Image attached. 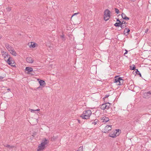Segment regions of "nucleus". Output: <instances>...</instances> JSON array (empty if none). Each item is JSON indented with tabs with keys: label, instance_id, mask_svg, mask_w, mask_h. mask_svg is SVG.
I'll list each match as a JSON object with an SVG mask.
<instances>
[{
	"label": "nucleus",
	"instance_id": "obj_36",
	"mask_svg": "<svg viewBox=\"0 0 151 151\" xmlns=\"http://www.w3.org/2000/svg\"><path fill=\"white\" fill-rule=\"evenodd\" d=\"M61 37L62 38H64V35H63L61 36Z\"/></svg>",
	"mask_w": 151,
	"mask_h": 151
},
{
	"label": "nucleus",
	"instance_id": "obj_10",
	"mask_svg": "<svg viewBox=\"0 0 151 151\" xmlns=\"http://www.w3.org/2000/svg\"><path fill=\"white\" fill-rule=\"evenodd\" d=\"M151 94V92L149 91L148 92H145L144 93V97L145 99L149 98Z\"/></svg>",
	"mask_w": 151,
	"mask_h": 151
},
{
	"label": "nucleus",
	"instance_id": "obj_29",
	"mask_svg": "<svg viewBox=\"0 0 151 151\" xmlns=\"http://www.w3.org/2000/svg\"><path fill=\"white\" fill-rule=\"evenodd\" d=\"M79 13V12H78V13H75L71 17H72L74 16H75V15H77V14H78Z\"/></svg>",
	"mask_w": 151,
	"mask_h": 151
},
{
	"label": "nucleus",
	"instance_id": "obj_37",
	"mask_svg": "<svg viewBox=\"0 0 151 151\" xmlns=\"http://www.w3.org/2000/svg\"><path fill=\"white\" fill-rule=\"evenodd\" d=\"M78 123H80L81 122H80V120L78 119Z\"/></svg>",
	"mask_w": 151,
	"mask_h": 151
},
{
	"label": "nucleus",
	"instance_id": "obj_38",
	"mask_svg": "<svg viewBox=\"0 0 151 151\" xmlns=\"http://www.w3.org/2000/svg\"><path fill=\"white\" fill-rule=\"evenodd\" d=\"M127 24V23L126 22V24H124V25H125V27H126V25Z\"/></svg>",
	"mask_w": 151,
	"mask_h": 151
},
{
	"label": "nucleus",
	"instance_id": "obj_18",
	"mask_svg": "<svg viewBox=\"0 0 151 151\" xmlns=\"http://www.w3.org/2000/svg\"><path fill=\"white\" fill-rule=\"evenodd\" d=\"M3 55L4 56V60L6 61L7 59L9 58L10 56L8 54H3Z\"/></svg>",
	"mask_w": 151,
	"mask_h": 151
},
{
	"label": "nucleus",
	"instance_id": "obj_11",
	"mask_svg": "<svg viewBox=\"0 0 151 151\" xmlns=\"http://www.w3.org/2000/svg\"><path fill=\"white\" fill-rule=\"evenodd\" d=\"M38 80L39 81L40 86L43 87H44L45 86L46 83L45 82V81L44 80H41L39 79H38Z\"/></svg>",
	"mask_w": 151,
	"mask_h": 151
},
{
	"label": "nucleus",
	"instance_id": "obj_22",
	"mask_svg": "<svg viewBox=\"0 0 151 151\" xmlns=\"http://www.w3.org/2000/svg\"><path fill=\"white\" fill-rule=\"evenodd\" d=\"M105 104H103L101 106L100 108L101 109L103 110H104L106 109V107H105Z\"/></svg>",
	"mask_w": 151,
	"mask_h": 151
},
{
	"label": "nucleus",
	"instance_id": "obj_4",
	"mask_svg": "<svg viewBox=\"0 0 151 151\" xmlns=\"http://www.w3.org/2000/svg\"><path fill=\"white\" fill-rule=\"evenodd\" d=\"M47 140L45 139L42 142L41 144H40L38 147L37 151H41V150H43L45 148V145L47 144Z\"/></svg>",
	"mask_w": 151,
	"mask_h": 151
},
{
	"label": "nucleus",
	"instance_id": "obj_35",
	"mask_svg": "<svg viewBox=\"0 0 151 151\" xmlns=\"http://www.w3.org/2000/svg\"><path fill=\"white\" fill-rule=\"evenodd\" d=\"M35 111H40V109H37L36 110H35Z\"/></svg>",
	"mask_w": 151,
	"mask_h": 151
},
{
	"label": "nucleus",
	"instance_id": "obj_13",
	"mask_svg": "<svg viewBox=\"0 0 151 151\" xmlns=\"http://www.w3.org/2000/svg\"><path fill=\"white\" fill-rule=\"evenodd\" d=\"M122 18L126 20H128L129 19V18L127 17L126 15V14L124 13H122Z\"/></svg>",
	"mask_w": 151,
	"mask_h": 151
},
{
	"label": "nucleus",
	"instance_id": "obj_16",
	"mask_svg": "<svg viewBox=\"0 0 151 151\" xmlns=\"http://www.w3.org/2000/svg\"><path fill=\"white\" fill-rule=\"evenodd\" d=\"M5 46L9 51L12 48V46L9 45L8 43H6L5 45Z\"/></svg>",
	"mask_w": 151,
	"mask_h": 151
},
{
	"label": "nucleus",
	"instance_id": "obj_1",
	"mask_svg": "<svg viewBox=\"0 0 151 151\" xmlns=\"http://www.w3.org/2000/svg\"><path fill=\"white\" fill-rule=\"evenodd\" d=\"M92 114V112L91 110L88 109L83 111V114L80 117L83 119H88Z\"/></svg>",
	"mask_w": 151,
	"mask_h": 151
},
{
	"label": "nucleus",
	"instance_id": "obj_32",
	"mask_svg": "<svg viewBox=\"0 0 151 151\" xmlns=\"http://www.w3.org/2000/svg\"><path fill=\"white\" fill-rule=\"evenodd\" d=\"M116 21L118 22H121V21L119 20V19H116Z\"/></svg>",
	"mask_w": 151,
	"mask_h": 151
},
{
	"label": "nucleus",
	"instance_id": "obj_9",
	"mask_svg": "<svg viewBox=\"0 0 151 151\" xmlns=\"http://www.w3.org/2000/svg\"><path fill=\"white\" fill-rule=\"evenodd\" d=\"M111 125H107L104 128V130L105 131V133H107L110 130H111Z\"/></svg>",
	"mask_w": 151,
	"mask_h": 151
},
{
	"label": "nucleus",
	"instance_id": "obj_20",
	"mask_svg": "<svg viewBox=\"0 0 151 151\" xmlns=\"http://www.w3.org/2000/svg\"><path fill=\"white\" fill-rule=\"evenodd\" d=\"M105 107H106V109H109V106H110V103H105Z\"/></svg>",
	"mask_w": 151,
	"mask_h": 151
},
{
	"label": "nucleus",
	"instance_id": "obj_27",
	"mask_svg": "<svg viewBox=\"0 0 151 151\" xmlns=\"http://www.w3.org/2000/svg\"><path fill=\"white\" fill-rule=\"evenodd\" d=\"M83 147H80L76 151H83Z\"/></svg>",
	"mask_w": 151,
	"mask_h": 151
},
{
	"label": "nucleus",
	"instance_id": "obj_12",
	"mask_svg": "<svg viewBox=\"0 0 151 151\" xmlns=\"http://www.w3.org/2000/svg\"><path fill=\"white\" fill-rule=\"evenodd\" d=\"M26 60L27 62L30 63H32L34 61V60L32 58L30 57H27L26 59Z\"/></svg>",
	"mask_w": 151,
	"mask_h": 151
},
{
	"label": "nucleus",
	"instance_id": "obj_23",
	"mask_svg": "<svg viewBox=\"0 0 151 151\" xmlns=\"http://www.w3.org/2000/svg\"><path fill=\"white\" fill-rule=\"evenodd\" d=\"M135 69V65H133L132 66H130V70H134Z\"/></svg>",
	"mask_w": 151,
	"mask_h": 151
},
{
	"label": "nucleus",
	"instance_id": "obj_26",
	"mask_svg": "<svg viewBox=\"0 0 151 151\" xmlns=\"http://www.w3.org/2000/svg\"><path fill=\"white\" fill-rule=\"evenodd\" d=\"M114 9L116 13L117 14H119V10L118 9L116 8H115Z\"/></svg>",
	"mask_w": 151,
	"mask_h": 151
},
{
	"label": "nucleus",
	"instance_id": "obj_15",
	"mask_svg": "<svg viewBox=\"0 0 151 151\" xmlns=\"http://www.w3.org/2000/svg\"><path fill=\"white\" fill-rule=\"evenodd\" d=\"M130 31V30L129 29L127 28H125L124 32V35H127Z\"/></svg>",
	"mask_w": 151,
	"mask_h": 151
},
{
	"label": "nucleus",
	"instance_id": "obj_8",
	"mask_svg": "<svg viewBox=\"0 0 151 151\" xmlns=\"http://www.w3.org/2000/svg\"><path fill=\"white\" fill-rule=\"evenodd\" d=\"M117 129H116L115 131H112L109 134V136L110 137H116V133H117V132L119 130V129H117Z\"/></svg>",
	"mask_w": 151,
	"mask_h": 151
},
{
	"label": "nucleus",
	"instance_id": "obj_3",
	"mask_svg": "<svg viewBox=\"0 0 151 151\" xmlns=\"http://www.w3.org/2000/svg\"><path fill=\"white\" fill-rule=\"evenodd\" d=\"M104 19L105 21H106L109 19L110 17L111 12L109 10L106 9L104 11Z\"/></svg>",
	"mask_w": 151,
	"mask_h": 151
},
{
	"label": "nucleus",
	"instance_id": "obj_14",
	"mask_svg": "<svg viewBox=\"0 0 151 151\" xmlns=\"http://www.w3.org/2000/svg\"><path fill=\"white\" fill-rule=\"evenodd\" d=\"M101 120L103 122H106L109 120V119L106 116H104L102 118Z\"/></svg>",
	"mask_w": 151,
	"mask_h": 151
},
{
	"label": "nucleus",
	"instance_id": "obj_5",
	"mask_svg": "<svg viewBox=\"0 0 151 151\" xmlns=\"http://www.w3.org/2000/svg\"><path fill=\"white\" fill-rule=\"evenodd\" d=\"M124 24H126V22L123 21L122 22H116L114 24V25L116 27H121V28L123 29L125 27V26L124 25Z\"/></svg>",
	"mask_w": 151,
	"mask_h": 151
},
{
	"label": "nucleus",
	"instance_id": "obj_39",
	"mask_svg": "<svg viewBox=\"0 0 151 151\" xmlns=\"http://www.w3.org/2000/svg\"><path fill=\"white\" fill-rule=\"evenodd\" d=\"M7 90L10 91V88H8L7 89Z\"/></svg>",
	"mask_w": 151,
	"mask_h": 151
},
{
	"label": "nucleus",
	"instance_id": "obj_19",
	"mask_svg": "<svg viewBox=\"0 0 151 151\" xmlns=\"http://www.w3.org/2000/svg\"><path fill=\"white\" fill-rule=\"evenodd\" d=\"M36 44L34 42H31L30 45H29L30 48H34L35 47Z\"/></svg>",
	"mask_w": 151,
	"mask_h": 151
},
{
	"label": "nucleus",
	"instance_id": "obj_40",
	"mask_svg": "<svg viewBox=\"0 0 151 151\" xmlns=\"http://www.w3.org/2000/svg\"><path fill=\"white\" fill-rule=\"evenodd\" d=\"M34 135H35V133H34Z\"/></svg>",
	"mask_w": 151,
	"mask_h": 151
},
{
	"label": "nucleus",
	"instance_id": "obj_41",
	"mask_svg": "<svg viewBox=\"0 0 151 151\" xmlns=\"http://www.w3.org/2000/svg\"><path fill=\"white\" fill-rule=\"evenodd\" d=\"M1 38V37L0 36V39Z\"/></svg>",
	"mask_w": 151,
	"mask_h": 151
},
{
	"label": "nucleus",
	"instance_id": "obj_25",
	"mask_svg": "<svg viewBox=\"0 0 151 151\" xmlns=\"http://www.w3.org/2000/svg\"><path fill=\"white\" fill-rule=\"evenodd\" d=\"M94 121V122H92V124H94V125H96L98 122V120H97V119L95 120Z\"/></svg>",
	"mask_w": 151,
	"mask_h": 151
},
{
	"label": "nucleus",
	"instance_id": "obj_24",
	"mask_svg": "<svg viewBox=\"0 0 151 151\" xmlns=\"http://www.w3.org/2000/svg\"><path fill=\"white\" fill-rule=\"evenodd\" d=\"M135 72L138 75H139L141 77V75L140 72L138 71V69H136V71H135Z\"/></svg>",
	"mask_w": 151,
	"mask_h": 151
},
{
	"label": "nucleus",
	"instance_id": "obj_33",
	"mask_svg": "<svg viewBox=\"0 0 151 151\" xmlns=\"http://www.w3.org/2000/svg\"><path fill=\"white\" fill-rule=\"evenodd\" d=\"M31 111L32 112H34L35 111V110H33L32 109H30Z\"/></svg>",
	"mask_w": 151,
	"mask_h": 151
},
{
	"label": "nucleus",
	"instance_id": "obj_31",
	"mask_svg": "<svg viewBox=\"0 0 151 151\" xmlns=\"http://www.w3.org/2000/svg\"><path fill=\"white\" fill-rule=\"evenodd\" d=\"M125 50L126 52L124 53V55L127 54V52H128V51L127 50Z\"/></svg>",
	"mask_w": 151,
	"mask_h": 151
},
{
	"label": "nucleus",
	"instance_id": "obj_30",
	"mask_svg": "<svg viewBox=\"0 0 151 151\" xmlns=\"http://www.w3.org/2000/svg\"><path fill=\"white\" fill-rule=\"evenodd\" d=\"M109 96V95H106L104 97V98H103L104 99L105 98H108Z\"/></svg>",
	"mask_w": 151,
	"mask_h": 151
},
{
	"label": "nucleus",
	"instance_id": "obj_7",
	"mask_svg": "<svg viewBox=\"0 0 151 151\" xmlns=\"http://www.w3.org/2000/svg\"><path fill=\"white\" fill-rule=\"evenodd\" d=\"M6 62L11 66L13 67H15L14 61L12 60V58L11 57H9V58L7 59Z\"/></svg>",
	"mask_w": 151,
	"mask_h": 151
},
{
	"label": "nucleus",
	"instance_id": "obj_6",
	"mask_svg": "<svg viewBox=\"0 0 151 151\" xmlns=\"http://www.w3.org/2000/svg\"><path fill=\"white\" fill-rule=\"evenodd\" d=\"M25 70L27 71V73L28 74H30L31 75H34L35 74V72L33 71L32 68L29 67H26Z\"/></svg>",
	"mask_w": 151,
	"mask_h": 151
},
{
	"label": "nucleus",
	"instance_id": "obj_21",
	"mask_svg": "<svg viewBox=\"0 0 151 151\" xmlns=\"http://www.w3.org/2000/svg\"><path fill=\"white\" fill-rule=\"evenodd\" d=\"M4 146L6 147L9 148V149L12 148L14 147V146H11V145H8V144L4 145Z\"/></svg>",
	"mask_w": 151,
	"mask_h": 151
},
{
	"label": "nucleus",
	"instance_id": "obj_34",
	"mask_svg": "<svg viewBox=\"0 0 151 151\" xmlns=\"http://www.w3.org/2000/svg\"><path fill=\"white\" fill-rule=\"evenodd\" d=\"M4 77L0 75V80H2L3 78Z\"/></svg>",
	"mask_w": 151,
	"mask_h": 151
},
{
	"label": "nucleus",
	"instance_id": "obj_17",
	"mask_svg": "<svg viewBox=\"0 0 151 151\" xmlns=\"http://www.w3.org/2000/svg\"><path fill=\"white\" fill-rule=\"evenodd\" d=\"M9 51L10 52V53H11L12 55L14 56H16V52L14 50L12 49Z\"/></svg>",
	"mask_w": 151,
	"mask_h": 151
},
{
	"label": "nucleus",
	"instance_id": "obj_2",
	"mask_svg": "<svg viewBox=\"0 0 151 151\" xmlns=\"http://www.w3.org/2000/svg\"><path fill=\"white\" fill-rule=\"evenodd\" d=\"M115 79H114V83H116L117 85H121L123 84L124 83V80L122 79V77H119L116 76L115 77Z\"/></svg>",
	"mask_w": 151,
	"mask_h": 151
},
{
	"label": "nucleus",
	"instance_id": "obj_28",
	"mask_svg": "<svg viewBox=\"0 0 151 151\" xmlns=\"http://www.w3.org/2000/svg\"><path fill=\"white\" fill-rule=\"evenodd\" d=\"M1 53H3L4 54H8L5 52L4 51H1Z\"/></svg>",
	"mask_w": 151,
	"mask_h": 151
}]
</instances>
